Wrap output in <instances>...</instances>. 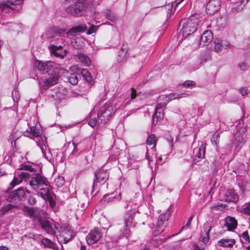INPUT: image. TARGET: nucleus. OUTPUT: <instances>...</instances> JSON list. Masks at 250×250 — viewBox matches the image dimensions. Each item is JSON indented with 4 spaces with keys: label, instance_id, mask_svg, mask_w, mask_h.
<instances>
[{
    "label": "nucleus",
    "instance_id": "1",
    "mask_svg": "<svg viewBox=\"0 0 250 250\" xmlns=\"http://www.w3.org/2000/svg\"><path fill=\"white\" fill-rule=\"evenodd\" d=\"M36 66L39 71L42 74L48 73L49 77L39 82L41 87L43 89H47L58 83L59 75L53 71L54 62L51 61L43 62L38 61Z\"/></svg>",
    "mask_w": 250,
    "mask_h": 250
},
{
    "label": "nucleus",
    "instance_id": "2",
    "mask_svg": "<svg viewBox=\"0 0 250 250\" xmlns=\"http://www.w3.org/2000/svg\"><path fill=\"white\" fill-rule=\"evenodd\" d=\"M116 110V107L113 105L105 104L99 109L97 118L95 117V115L92 117L93 114H91L89 125L94 127L96 124L99 126L105 125L114 115Z\"/></svg>",
    "mask_w": 250,
    "mask_h": 250
},
{
    "label": "nucleus",
    "instance_id": "3",
    "mask_svg": "<svg viewBox=\"0 0 250 250\" xmlns=\"http://www.w3.org/2000/svg\"><path fill=\"white\" fill-rule=\"evenodd\" d=\"M182 26L181 32L184 37H187L193 33L197 29L198 20L194 16L182 20L179 23Z\"/></svg>",
    "mask_w": 250,
    "mask_h": 250
},
{
    "label": "nucleus",
    "instance_id": "4",
    "mask_svg": "<svg viewBox=\"0 0 250 250\" xmlns=\"http://www.w3.org/2000/svg\"><path fill=\"white\" fill-rule=\"evenodd\" d=\"M87 8L86 0H77L74 4L67 7L65 11L71 16L79 17L83 15V12Z\"/></svg>",
    "mask_w": 250,
    "mask_h": 250
},
{
    "label": "nucleus",
    "instance_id": "5",
    "mask_svg": "<svg viewBox=\"0 0 250 250\" xmlns=\"http://www.w3.org/2000/svg\"><path fill=\"white\" fill-rule=\"evenodd\" d=\"M171 212L170 209L168 208L165 213L161 214L159 216L155 229L156 235L159 234L164 231L165 227L168 224L167 221L171 214Z\"/></svg>",
    "mask_w": 250,
    "mask_h": 250
},
{
    "label": "nucleus",
    "instance_id": "6",
    "mask_svg": "<svg viewBox=\"0 0 250 250\" xmlns=\"http://www.w3.org/2000/svg\"><path fill=\"white\" fill-rule=\"evenodd\" d=\"M48 182L47 178L39 173H36L31 178L29 184L33 189L38 191L42 186L46 185Z\"/></svg>",
    "mask_w": 250,
    "mask_h": 250
},
{
    "label": "nucleus",
    "instance_id": "7",
    "mask_svg": "<svg viewBox=\"0 0 250 250\" xmlns=\"http://www.w3.org/2000/svg\"><path fill=\"white\" fill-rule=\"evenodd\" d=\"M103 232L99 228H95L90 230L85 239L86 243L89 246H92L98 242L102 238Z\"/></svg>",
    "mask_w": 250,
    "mask_h": 250
},
{
    "label": "nucleus",
    "instance_id": "8",
    "mask_svg": "<svg viewBox=\"0 0 250 250\" xmlns=\"http://www.w3.org/2000/svg\"><path fill=\"white\" fill-rule=\"evenodd\" d=\"M23 1V0H9L6 2L1 3L0 4V8L2 12L8 11L9 9L19 11L21 8Z\"/></svg>",
    "mask_w": 250,
    "mask_h": 250
},
{
    "label": "nucleus",
    "instance_id": "9",
    "mask_svg": "<svg viewBox=\"0 0 250 250\" xmlns=\"http://www.w3.org/2000/svg\"><path fill=\"white\" fill-rule=\"evenodd\" d=\"M186 95L187 94L186 93H172L168 96L161 95L159 96L157 99L158 105L165 106L170 100L185 97Z\"/></svg>",
    "mask_w": 250,
    "mask_h": 250
},
{
    "label": "nucleus",
    "instance_id": "10",
    "mask_svg": "<svg viewBox=\"0 0 250 250\" xmlns=\"http://www.w3.org/2000/svg\"><path fill=\"white\" fill-rule=\"evenodd\" d=\"M38 223L42 229L51 235H54L56 233L55 229L58 228L56 225L53 227L52 224L49 220L42 217L38 218Z\"/></svg>",
    "mask_w": 250,
    "mask_h": 250
},
{
    "label": "nucleus",
    "instance_id": "11",
    "mask_svg": "<svg viewBox=\"0 0 250 250\" xmlns=\"http://www.w3.org/2000/svg\"><path fill=\"white\" fill-rule=\"evenodd\" d=\"M25 191L22 188L11 192L7 198L8 201L11 203H18L21 201L24 197Z\"/></svg>",
    "mask_w": 250,
    "mask_h": 250
},
{
    "label": "nucleus",
    "instance_id": "12",
    "mask_svg": "<svg viewBox=\"0 0 250 250\" xmlns=\"http://www.w3.org/2000/svg\"><path fill=\"white\" fill-rule=\"evenodd\" d=\"M220 0H210L206 6V12L213 15L219 10L221 6Z\"/></svg>",
    "mask_w": 250,
    "mask_h": 250
},
{
    "label": "nucleus",
    "instance_id": "13",
    "mask_svg": "<svg viewBox=\"0 0 250 250\" xmlns=\"http://www.w3.org/2000/svg\"><path fill=\"white\" fill-rule=\"evenodd\" d=\"M23 211L26 215L33 220H38V218H42L40 216V209L37 208L24 206L23 208Z\"/></svg>",
    "mask_w": 250,
    "mask_h": 250
},
{
    "label": "nucleus",
    "instance_id": "14",
    "mask_svg": "<svg viewBox=\"0 0 250 250\" xmlns=\"http://www.w3.org/2000/svg\"><path fill=\"white\" fill-rule=\"evenodd\" d=\"M133 214V211H130L127 212L125 215L124 229L123 230H121L124 234L127 235L129 231V228L132 223Z\"/></svg>",
    "mask_w": 250,
    "mask_h": 250
},
{
    "label": "nucleus",
    "instance_id": "15",
    "mask_svg": "<svg viewBox=\"0 0 250 250\" xmlns=\"http://www.w3.org/2000/svg\"><path fill=\"white\" fill-rule=\"evenodd\" d=\"M74 237L73 231L68 229H63L59 234L58 239L60 241L67 243Z\"/></svg>",
    "mask_w": 250,
    "mask_h": 250
},
{
    "label": "nucleus",
    "instance_id": "16",
    "mask_svg": "<svg viewBox=\"0 0 250 250\" xmlns=\"http://www.w3.org/2000/svg\"><path fill=\"white\" fill-rule=\"evenodd\" d=\"M87 28L85 24H81L80 25L73 27L69 30L66 33V35L68 37H73L79 33L84 32Z\"/></svg>",
    "mask_w": 250,
    "mask_h": 250
},
{
    "label": "nucleus",
    "instance_id": "17",
    "mask_svg": "<svg viewBox=\"0 0 250 250\" xmlns=\"http://www.w3.org/2000/svg\"><path fill=\"white\" fill-rule=\"evenodd\" d=\"M60 29L58 27H53L48 29L42 35V37L44 40H49L55 38L57 36H60Z\"/></svg>",
    "mask_w": 250,
    "mask_h": 250
},
{
    "label": "nucleus",
    "instance_id": "18",
    "mask_svg": "<svg viewBox=\"0 0 250 250\" xmlns=\"http://www.w3.org/2000/svg\"><path fill=\"white\" fill-rule=\"evenodd\" d=\"M50 53L57 57L63 58L66 54V51L63 49L62 46L52 45L50 47Z\"/></svg>",
    "mask_w": 250,
    "mask_h": 250
},
{
    "label": "nucleus",
    "instance_id": "19",
    "mask_svg": "<svg viewBox=\"0 0 250 250\" xmlns=\"http://www.w3.org/2000/svg\"><path fill=\"white\" fill-rule=\"evenodd\" d=\"M236 244L234 238H224L218 242V245L225 248H232Z\"/></svg>",
    "mask_w": 250,
    "mask_h": 250
},
{
    "label": "nucleus",
    "instance_id": "20",
    "mask_svg": "<svg viewBox=\"0 0 250 250\" xmlns=\"http://www.w3.org/2000/svg\"><path fill=\"white\" fill-rule=\"evenodd\" d=\"M42 134V130L36 126H31L30 131L27 130L24 132V136L34 139L35 137L41 136Z\"/></svg>",
    "mask_w": 250,
    "mask_h": 250
},
{
    "label": "nucleus",
    "instance_id": "21",
    "mask_svg": "<svg viewBox=\"0 0 250 250\" xmlns=\"http://www.w3.org/2000/svg\"><path fill=\"white\" fill-rule=\"evenodd\" d=\"M95 177L93 186H94L96 183H101L108 178L106 171L104 170H101L97 172H95Z\"/></svg>",
    "mask_w": 250,
    "mask_h": 250
},
{
    "label": "nucleus",
    "instance_id": "22",
    "mask_svg": "<svg viewBox=\"0 0 250 250\" xmlns=\"http://www.w3.org/2000/svg\"><path fill=\"white\" fill-rule=\"evenodd\" d=\"M246 129L245 128L239 129L235 134V141L239 144H244L246 141Z\"/></svg>",
    "mask_w": 250,
    "mask_h": 250
},
{
    "label": "nucleus",
    "instance_id": "23",
    "mask_svg": "<svg viewBox=\"0 0 250 250\" xmlns=\"http://www.w3.org/2000/svg\"><path fill=\"white\" fill-rule=\"evenodd\" d=\"M213 39V34L210 30L205 31L202 35L201 40V44L206 45L211 42Z\"/></svg>",
    "mask_w": 250,
    "mask_h": 250
},
{
    "label": "nucleus",
    "instance_id": "24",
    "mask_svg": "<svg viewBox=\"0 0 250 250\" xmlns=\"http://www.w3.org/2000/svg\"><path fill=\"white\" fill-rule=\"evenodd\" d=\"M225 226L229 230H233L237 226V221L234 217L228 216L226 219Z\"/></svg>",
    "mask_w": 250,
    "mask_h": 250
},
{
    "label": "nucleus",
    "instance_id": "25",
    "mask_svg": "<svg viewBox=\"0 0 250 250\" xmlns=\"http://www.w3.org/2000/svg\"><path fill=\"white\" fill-rule=\"evenodd\" d=\"M193 152L195 154V158L194 161L197 164L199 162L197 161V159H203L205 157V146L202 145L199 148H195L193 150Z\"/></svg>",
    "mask_w": 250,
    "mask_h": 250
},
{
    "label": "nucleus",
    "instance_id": "26",
    "mask_svg": "<svg viewBox=\"0 0 250 250\" xmlns=\"http://www.w3.org/2000/svg\"><path fill=\"white\" fill-rule=\"evenodd\" d=\"M127 49L125 45H123L119 51L117 60L119 62L124 61L127 59Z\"/></svg>",
    "mask_w": 250,
    "mask_h": 250
},
{
    "label": "nucleus",
    "instance_id": "27",
    "mask_svg": "<svg viewBox=\"0 0 250 250\" xmlns=\"http://www.w3.org/2000/svg\"><path fill=\"white\" fill-rule=\"evenodd\" d=\"M37 145L40 147L42 153L44 155L46 154V151L48 147L46 142V137L44 136L41 137L39 141H37Z\"/></svg>",
    "mask_w": 250,
    "mask_h": 250
},
{
    "label": "nucleus",
    "instance_id": "28",
    "mask_svg": "<svg viewBox=\"0 0 250 250\" xmlns=\"http://www.w3.org/2000/svg\"><path fill=\"white\" fill-rule=\"evenodd\" d=\"M39 194L43 199L46 198L48 196H49V183L48 182L46 185H43L42 186L41 188H39Z\"/></svg>",
    "mask_w": 250,
    "mask_h": 250
},
{
    "label": "nucleus",
    "instance_id": "29",
    "mask_svg": "<svg viewBox=\"0 0 250 250\" xmlns=\"http://www.w3.org/2000/svg\"><path fill=\"white\" fill-rule=\"evenodd\" d=\"M226 201L229 202H235L237 200L238 198V196L237 195L236 192L232 189L229 190L227 191L226 193Z\"/></svg>",
    "mask_w": 250,
    "mask_h": 250
},
{
    "label": "nucleus",
    "instance_id": "30",
    "mask_svg": "<svg viewBox=\"0 0 250 250\" xmlns=\"http://www.w3.org/2000/svg\"><path fill=\"white\" fill-rule=\"evenodd\" d=\"M77 57L79 60L85 66H88L91 64V61L88 57L82 53H78Z\"/></svg>",
    "mask_w": 250,
    "mask_h": 250
},
{
    "label": "nucleus",
    "instance_id": "31",
    "mask_svg": "<svg viewBox=\"0 0 250 250\" xmlns=\"http://www.w3.org/2000/svg\"><path fill=\"white\" fill-rule=\"evenodd\" d=\"M115 199L118 200H120L121 199L120 193L118 196L114 195V193L106 194L104 196L103 198V200H104V201L106 202L107 203L112 202Z\"/></svg>",
    "mask_w": 250,
    "mask_h": 250
},
{
    "label": "nucleus",
    "instance_id": "32",
    "mask_svg": "<svg viewBox=\"0 0 250 250\" xmlns=\"http://www.w3.org/2000/svg\"><path fill=\"white\" fill-rule=\"evenodd\" d=\"M80 75L78 73H73L68 77L69 82L75 85L78 83L79 78H80Z\"/></svg>",
    "mask_w": 250,
    "mask_h": 250
},
{
    "label": "nucleus",
    "instance_id": "33",
    "mask_svg": "<svg viewBox=\"0 0 250 250\" xmlns=\"http://www.w3.org/2000/svg\"><path fill=\"white\" fill-rule=\"evenodd\" d=\"M81 75L83 79L87 82L90 83L92 81V77L86 69H83L81 70Z\"/></svg>",
    "mask_w": 250,
    "mask_h": 250
},
{
    "label": "nucleus",
    "instance_id": "34",
    "mask_svg": "<svg viewBox=\"0 0 250 250\" xmlns=\"http://www.w3.org/2000/svg\"><path fill=\"white\" fill-rule=\"evenodd\" d=\"M66 91L64 88L57 89L55 92V95H52L53 97H55L58 99H63L65 97Z\"/></svg>",
    "mask_w": 250,
    "mask_h": 250
},
{
    "label": "nucleus",
    "instance_id": "35",
    "mask_svg": "<svg viewBox=\"0 0 250 250\" xmlns=\"http://www.w3.org/2000/svg\"><path fill=\"white\" fill-rule=\"evenodd\" d=\"M146 144L148 145L149 146H151V148H153L156 144V140L155 139V137L154 134H151L146 140Z\"/></svg>",
    "mask_w": 250,
    "mask_h": 250
},
{
    "label": "nucleus",
    "instance_id": "36",
    "mask_svg": "<svg viewBox=\"0 0 250 250\" xmlns=\"http://www.w3.org/2000/svg\"><path fill=\"white\" fill-rule=\"evenodd\" d=\"M239 237L242 243H250V238L247 231L243 232L241 235H239Z\"/></svg>",
    "mask_w": 250,
    "mask_h": 250
},
{
    "label": "nucleus",
    "instance_id": "37",
    "mask_svg": "<svg viewBox=\"0 0 250 250\" xmlns=\"http://www.w3.org/2000/svg\"><path fill=\"white\" fill-rule=\"evenodd\" d=\"M164 118V113H155L153 116L152 124H156Z\"/></svg>",
    "mask_w": 250,
    "mask_h": 250
},
{
    "label": "nucleus",
    "instance_id": "38",
    "mask_svg": "<svg viewBox=\"0 0 250 250\" xmlns=\"http://www.w3.org/2000/svg\"><path fill=\"white\" fill-rule=\"evenodd\" d=\"M210 229H208L205 230V234H201V241L204 243H207L209 240V232Z\"/></svg>",
    "mask_w": 250,
    "mask_h": 250
},
{
    "label": "nucleus",
    "instance_id": "39",
    "mask_svg": "<svg viewBox=\"0 0 250 250\" xmlns=\"http://www.w3.org/2000/svg\"><path fill=\"white\" fill-rule=\"evenodd\" d=\"M21 182L22 181L20 176L19 175H15L12 181L10 183V185L12 188L16 185L20 184Z\"/></svg>",
    "mask_w": 250,
    "mask_h": 250
},
{
    "label": "nucleus",
    "instance_id": "40",
    "mask_svg": "<svg viewBox=\"0 0 250 250\" xmlns=\"http://www.w3.org/2000/svg\"><path fill=\"white\" fill-rule=\"evenodd\" d=\"M42 243L44 246L53 248L55 246V244L48 238H43L42 240Z\"/></svg>",
    "mask_w": 250,
    "mask_h": 250
},
{
    "label": "nucleus",
    "instance_id": "41",
    "mask_svg": "<svg viewBox=\"0 0 250 250\" xmlns=\"http://www.w3.org/2000/svg\"><path fill=\"white\" fill-rule=\"evenodd\" d=\"M214 50L216 52H218L222 49V44L221 40L218 39L215 40L214 42Z\"/></svg>",
    "mask_w": 250,
    "mask_h": 250
},
{
    "label": "nucleus",
    "instance_id": "42",
    "mask_svg": "<svg viewBox=\"0 0 250 250\" xmlns=\"http://www.w3.org/2000/svg\"><path fill=\"white\" fill-rule=\"evenodd\" d=\"M105 16L106 19L111 21H114L116 19L115 15L110 11H107L105 12Z\"/></svg>",
    "mask_w": 250,
    "mask_h": 250
},
{
    "label": "nucleus",
    "instance_id": "43",
    "mask_svg": "<svg viewBox=\"0 0 250 250\" xmlns=\"http://www.w3.org/2000/svg\"><path fill=\"white\" fill-rule=\"evenodd\" d=\"M21 181H27L30 177V174L27 172H21V173L19 174Z\"/></svg>",
    "mask_w": 250,
    "mask_h": 250
},
{
    "label": "nucleus",
    "instance_id": "44",
    "mask_svg": "<svg viewBox=\"0 0 250 250\" xmlns=\"http://www.w3.org/2000/svg\"><path fill=\"white\" fill-rule=\"evenodd\" d=\"M21 170H27L30 172H36V169L32 167L30 165H24L21 166Z\"/></svg>",
    "mask_w": 250,
    "mask_h": 250
},
{
    "label": "nucleus",
    "instance_id": "45",
    "mask_svg": "<svg viewBox=\"0 0 250 250\" xmlns=\"http://www.w3.org/2000/svg\"><path fill=\"white\" fill-rule=\"evenodd\" d=\"M55 184L58 187H62L64 184V180L63 177H59L55 180Z\"/></svg>",
    "mask_w": 250,
    "mask_h": 250
},
{
    "label": "nucleus",
    "instance_id": "46",
    "mask_svg": "<svg viewBox=\"0 0 250 250\" xmlns=\"http://www.w3.org/2000/svg\"><path fill=\"white\" fill-rule=\"evenodd\" d=\"M220 137V134L219 133H215L213 135L211 139V141L214 143L215 145L216 146L219 142V138Z\"/></svg>",
    "mask_w": 250,
    "mask_h": 250
},
{
    "label": "nucleus",
    "instance_id": "47",
    "mask_svg": "<svg viewBox=\"0 0 250 250\" xmlns=\"http://www.w3.org/2000/svg\"><path fill=\"white\" fill-rule=\"evenodd\" d=\"M44 199H46L48 201L49 205L51 208H53L55 206L56 202L55 200L53 199V197L50 195L48 196Z\"/></svg>",
    "mask_w": 250,
    "mask_h": 250
},
{
    "label": "nucleus",
    "instance_id": "48",
    "mask_svg": "<svg viewBox=\"0 0 250 250\" xmlns=\"http://www.w3.org/2000/svg\"><path fill=\"white\" fill-rule=\"evenodd\" d=\"M97 26L92 25L90 26L87 30V34L90 35L96 32L97 29Z\"/></svg>",
    "mask_w": 250,
    "mask_h": 250
},
{
    "label": "nucleus",
    "instance_id": "49",
    "mask_svg": "<svg viewBox=\"0 0 250 250\" xmlns=\"http://www.w3.org/2000/svg\"><path fill=\"white\" fill-rule=\"evenodd\" d=\"M17 206L16 205L12 204V203L8 204L7 205H5L3 207L2 209V210L5 211H7L8 210L11 209L13 208L16 207Z\"/></svg>",
    "mask_w": 250,
    "mask_h": 250
},
{
    "label": "nucleus",
    "instance_id": "50",
    "mask_svg": "<svg viewBox=\"0 0 250 250\" xmlns=\"http://www.w3.org/2000/svg\"><path fill=\"white\" fill-rule=\"evenodd\" d=\"M28 203L30 205H34L37 203V200L36 198L33 196H29L27 199Z\"/></svg>",
    "mask_w": 250,
    "mask_h": 250
},
{
    "label": "nucleus",
    "instance_id": "51",
    "mask_svg": "<svg viewBox=\"0 0 250 250\" xmlns=\"http://www.w3.org/2000/svg\"><path fill=\"white\" fill-rule=\"evenodd\" d=\"M195 85V83L191 81H186L182 85L186 87H189L190 86H194Z\"/></svg>",
    "mask_w": 250,
    "mask_h": 250
},
{
    "label": "nucleus",
    "instance_id": "52",
    "mask_svg": "<svg viewBox=\"0 0 250 250\" xmlns=\"http://www.w3.org/2000/svg\"><path fill=\"white\" fill-rule=\"evenodd\" d=\"M164 106H160L158 105L157 107L155 109V113H164Z\"/></svg>",
    "mask_w": 250,
    "mask_h": 250
},
{
    "label": "nucleus",
    "instance_id": "53",
    "mask_svg": "<svg viewBox=\"0 0 250 250\" xmlns=\"http://www.w3.org/2000/svg\"><path fill=\"white\" fill-rule=\"evenodd\" d=\"M131 99L133 100L136 97L137 94L136 91L135 89L131 88Z\"/></svg>",
    "mask_w": 250,
    "mask_h": 250
},
{
    "label": "nucleus",
    "instance_id": "54",
    "mask_svg": "<svg viewBox=\"0 0 250 250\" xmlns=\"http://www.w3.org/2000/svg\"><path fill=\"white\" fill-rule=\"evenodd\" d=\"M240 92L243 96H245L248 94L247 89L245 88H240Z\"/></svg>",
    "mask_w": 250,
    "mask_h": 250
},
{
    "label": "nucleus",
    "instance_id": "55",
    "mask_svg": "<svg viewBox=\"0 0 250 250\" xmlns=\"http://www.w3.org/2000/svg\"><path fill=\"white\" fill-rule=\"evenodd\" d=\"M193 248H194V250H205L204 248L199 247L197 244H194L193 245Z\"/></svg>",
    "mask_w": 250,
    "mask_h": 250
},
{
    "label": "nucleus",
    "instance_id": "56",
    "mask_svg": "<svg viewBox=\"0 0 250 250\" xmlns=\"http://www.w3.org/2000/svg\"><path fill=\"white\" fill-rule=\"evenodd\" d=\"M239 67L242 69V70H244L245 69V68H246V63L245 62H241V63H240L239 64Z\"/></svg>",
    "mask_w": 250,
    "mask_h": 250
},
{
    "label": "nucleus",
    "instance_id": "57",
    "mask_svg": "<svg viewBox=\"0 0 250 250\" xmlns=\"http://www.w3.org/2000/svg\"><path fill=\"white\" fill-rule=\"evenodd\" d=\"M192 216H191V217L189 218V220H188V222H187V224L186 225V226H184V227H183L182 228V229H184V228H185L186 227H189V225H190V224H191V220H192Z\"/></svg>",
    "mask_w": 250,
    "mask_h": 250
},
{
    "label": "nucleus",
    "instance_id": "58",
    "mask_svg": "<svg viewBox=\"0 0 250 250\" xmlns=\"http://www.w3.org/2000/svg\"><path fill=\"white\" fill-rule=\"evenodd\" d=\"M172 8V5L170 4H169L167 5V14L169 13V12L171 13V10Z\"/></svg>",
    "mask_w": 250,
    "mask_h": 250
},
{
    "label": "nucleus",
    "instance_id": "59",
    "mask_svg": "<svg viewBox=\"0 0 250 250\" xmlns=\"http://www.w3.org/2000/svg\"><path fill=\"white\" fill-rule=\"evenodd\" d=\"M73 145L74 146V149H73L72 153H76V152H77L78 151V149L77 148V144H76L75 143H73Z\"/></svg>",
    "mask_w": 250,
    "mask_h": 250
},
{
    "label": "nucleus",
    "instance_id": "60",
    "mask_svg": "<svg viewBox=\"0 0 250 250\" xmlns=\"http://www.w3.org/2000/svg\"><path fill=\"white\" fill-rule=\"evenodd\" d=\"M184 0H177L175 2H176V7H175V9L177 8L178 7V5L180 4V3H181Z\"/></svg>",
    "mask_w": 250,
    "mask_h": 250
},
{
    "label": "nucleus",
    "instance_id": "61",
    "mask_svg": "<svg viewBox=\"0 0 250 250\" xmlns=\"http://www.w3.org/2000/svg\"><path fill=\"white\" fill-rule=\"evenodd\" d=\"M80 250H90L89 249H87L85 246H84L83 245H82L80 247Z\"/></svg>",
    "mask_w": 250,
    "mask_h": 250
},
{
    "label": "nucleus",
    "instance_id": "62",
    "mask_svg": "<svg viewBox=\"0 0 250 250\" xmlns=\"http://www.w3.org/2000/svg\"><path fill=\"white\" fill-rule=\"evenodd\" d=\"M167 141L169 142V145L170 147L171 148H172V146H173V143H172L173 139H167Z\"/></svg>",
    "mask_w": 250,
    "mask_h": 250
},
{
    "label": "nucleus",
    "instance_id": "63",
    "mask_svg": "<svg viewBox=\"0 0 250 250\" xmlns=\"http://www.w3.org/2000/svg\"><path fill=\"white\" fill-rule=\"evenodd\" d=\"M146 157L148 161L149 164L150 161H152V159L148 155L147 153H146Z\"/></svg>",
    "mask_w": 250,
    "mask_h": 250
},
{
    "label": "nucleus",
    "instance_id": "64",
    "mask_svg": "<svg viewBox=\"0 0 250 250\" xmlns=\"http://www.w3.org/2000/svg\"><path fill=\"white\" fill-rule=\"evenodd\" d=\"M0 250H9V249L6 247L1 246L0 247Z\"/></svg>",
    "mask_w": 250,
    "mask_h": 250
}]
</instances>
